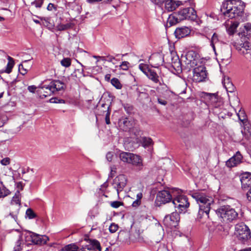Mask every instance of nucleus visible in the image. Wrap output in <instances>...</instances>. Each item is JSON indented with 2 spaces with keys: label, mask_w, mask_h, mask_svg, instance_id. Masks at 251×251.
<instances>
[{
  "label": "nucleus",
  "mask_w": 251,
  "mask_h": 251,
  "mask_svg": "<svg viewBox=\"0 0 251 251\" xmlns=\"http://www.w3.org/2000/svg\"><path fill=\"white\" fill-rule=\"evenodd\" d=\"M142 198L143 194L141 192L138 193L136 195V200L133 202L132 206L134 207H137L140 205Z\"/></svg>",
  "instance_id": "obj_31"
},
{
  "label": "nucleus",
  "mask_w": 251,
  "mask_h": 251,
  "mask_svg": "<svg viewBox=\"0 0 251 251\" xmlns=\"http://www.w3.org/2000/svg\"><path fill=\"white\" fill-rule=\"evenodd\" d=\"M11 159L9 157H5L0 160V163L3 166H7L10 163Z\"/></svg>",
  "instance_id": "obj_47"
},
{
  "label": "nucleus",
  "mask_w": 251,
  "mask_h": 251,
  "mask_svg": "<svg viewBox=\"0 0 251 251\" xmlns=\"http://www.w3.org/2000/svg\"><path fill=\"white\" fill-rule=\"evenodd\" d=\"M110 170H111V172H110L111 175H113L114 174L116 173V168L115 166H111Z\"/></svg>",
  "instance_id": "obj_55"
},
{
  "label": "nucleus",
  "mask_w": 251,
  "mask_h": 251,
  "mask_svg": "<svg viewBox=\"0 0 251 251\" xmlns=\"http://www.w3.org/2000/svg\"><path fill=\"white\" fill-rule=\"evenodd\" d=\"M235 235L242 243H245L251 237L249 227L243 223L237 224L235 226Z\"/></svg>",
  "instance_id": "obj_4"
},
{
  "label": "nucleus",
  "mask_w": 251,
  "mask_h": 251,
  "mask_svg": "<svg viewBox=\"0 0 251 251\" xmlns=\"http://www.w3.org/2000/svg\"><path fill=\"white\" fill-rule=\"evenodd\" d=\"M11 204H15L18 205L19 206H20L21 201L20 198V193L19 191H17V193H16L15 195L13 196L11 200Z\"/></svg>",
  "instance_id": "obj_33"
},
{
  "label": "nucleus",
  "mask_w": 251,
  "mask_h": 251,
  "mask_svg": "<svg viewBox=\"0 0 251 251\" xmlns=\"http://www.w3.org/2000/svg\"><path fill=\"white\" fill-rule=\"evenodd\" d=\"M177 60L178 61L177 62L175 63V64H176V67H178L180 65V62L178 59H177Z\"/></svg>",
  "instance_id": "obj_62"
},
{
  "label": "nucleus",
  "mask_w": 251,
  "mask_h": 251,
  "mask_svg": "<svg viewBox=\"0 0 251 251\" xmlns=\"http://www.w3.org/2000/svg\"><path fill=\"white\" fill-rule=\"evenodd\" d=\"M195 200L199 206L198 218L209 217L211 204H213V198L202 192H194L190 194Z\"/></svg>",
  "instance_id": "obj_2"
},
{
  "label": "nucleus",
  "mask_w": 251,
  "mask_h": 251,
  "mask_svg": "<svg viewBox=\"0 0 251 251\" xmlns=\"http://www.w3.org/2000/svg\"><path fill=\"white\" fill-rule=\"evenodd\" d=\"M194 53V52H189L186 55L187 60L190 62L188 64H190V67L192 68L195 67L197 65V61L195 58H194L193 60L189 59L190 56L193 57V54Z\"/></svg>",
  "instance_id": "obj_32"
},
{
  "label": "nucleus",
  "mask_w": 251,
  "mask_h": 251,
  "mask_svg": "<svg viewBox=\"0 0 251 251\" xmlns=\"http://www.w3.org/2000/svg\"><path fill=\"white\" fill-rule=\"evenodd\" d=\"M139 68L145 75H146L147 72L151 69L148 65L143 63L139 64Z\"/></svg>",
  "instance_id": "obj_36"
},
{
  "label": "nucleus",
  "mask_w": 251,
  "mask_h": 251,
  "mask_svg": "<svg viewBox=\"0 0 251 251\" xmlns=\"http://www.w3.org/2000/svg\"><path fill=\"white\" fill-rule=\"evenodd\" d=\"M8 60L9 61L8 62H14L13 58L10 56L8 57Z\"/></svg>",
  "instance_id": "obj_63"
},
{
  "label": "nucleus",
  "mask_w": 251,
  "mask_h": 251,
  "mask_svg": "<svg viewBox=\"0 0 251 251\" xmlns=\"http://www.w3.org/2000/svg\"><path fill=\"white\" fill-rule=\"evenodd\" d=\"M127 183V178L124 175H120L116 177L113 180L112 185L117 191L118 195L122 192Z\"/></svg>",
  "instance_id": "obj_9"
},
{
  "label": "nucleus",
  "mask_w": 251,
  "mask_h": 251,
  "mask_svg": "<svg viewBox=\"0 0 251 251\" xmlns=\"http://www.w3.org/2000/svg\"><path fill=\"white\" fill-rule=\"evenodd\" d=\"M50 102L53 103H64L65 101L63 99H59L57 98H52L50 100Z\"/></svg>",
  "instance_id": "obj_44"
},
{
  "label": "nucleus",
  "mask_w": 251,
  "mask_h": 251,
  "mask_svg": "<svg viewBox=\"0 0 251 251\" xmlns=\"http://www.w3.org/2000/svg\"><path fill=\"white\" fill-rule=\"evenodd\" d=\"M10 215L16 221V220L17 218V217L16 215H14V214L10 213Z\"/></svg>",
  "instance_id": "obj_61"
},
{
  "label": "nucleus",
  "mask_w": 251,
  "mask_h": 251,
  "mask_svg": "<svg viewBox=\"0 0 251 251\" xmlns=\"http://www.w3.org/2000/svg\"><path fill=\"white\" fill-rule=\"evenodd\" d=\"M243 156L241 153L238 151L232 157L226 161V166L232 168L239 165L242 162Z\"/></svg>",
  "instance_id": "obj_12"
},
{
  "label": "nucleus",
  "mask_w": 251,
  "mask_h": 251,
  "mask_svg": "<svg viewBox=\"0 0 251 251\" xmlns=\"http://www.w3.org/2000/svg\"><path fill=\"white\" fill-rule=\"evenodd\" d=\"M113 157V153L112 152H108L106 155V158L109 162L112 161Z\"/></svg>",
  "instance_id": "obj_50"
},
{
  "label": "nucleus",
  "mask_w": 251,
  "mask_h": 251,
  "mask_svg": "<svg viewBox=\"0 0 251 251\" xmlns=\"http://www.w3.org/2000/svg\"><path fill=\"white\" fill-rule=\"evenodd\" d=\"M240 181L243 189L251 188V173L246 172L240 176Z\"/></svg>",
  "instance_id": "obj_15"
},
{
  "label": "nucleus",
  "mask_w": 251,
  "mask_h": 251,
  "mask_svg": "<svg viewBox=\"0 0 251 251\" xmlns=\"http://www.w3.org/2000/svg\"><path fill=\"white\" fill-rule=\"evenodd\" d=\"M110 102L108 103H104L102 104V107H105V110L104 111L106 112L105 115V122L106 124L109 125L110 123V111H109L110 107Z\"/></svg>",
  "instance_id": "obj_27"
},
{
  "label": "nucleus",
  "mask_w": 251,
  "mask_h": 251,
  "mask_svg": "<svg viewBox=\"0 0 251 251\" xmlns=\"http://www.w3.org/2000/svg\"><path fill=\"white\" fill-rule=\"evenodd\" d=\"M119 226L117 224L112 223L109 227V231L111 233H115L118 229Z\"/></svg>",
  "instance_id": "obj_45"
},
{
  "label": "nucleus",
  "mask_w": 251,
  "mask_h": 251,
  "mask_svg": "<svg viewBox=\"0 0 251 251\" xmlns=\"http://www.w3.org/2000/svg\"><path fill=\"white\" fill-rule=\"evenodd\" d=\"M151 1L155 4L160 5L164 2L165 0H151Z\"/></svg>",
  "instance_id": "obj_52"
},
{
  "label": "nucleus",
  "mask_w": 251,
  "mask_h": 251,
  "mask_svg": "<svg viewBox=\"0 0 251 251\" xmlns=\"http://www.w3.org/2000/svg\"><path fill=\"white\" fill-rule=\"evenodd\" d=\"M44 0H34L30 3V7L31 9H40L43 4Z\"/></svg>",
  "instance_id": "obj_28"
},
{
  "label": "nucleus",
  "mask_w": 251,
  "mask_h": 251,
  "mask_svg": "<svg viewBox=\"0 0 251 251\" xmlns=\"http://www.w3.org/2000/svg\"><path fill=\"white\" fill-rule=\"evenodd\" d=\"M180 21H181V20H180V18L178 16V14H175L169 17L168 23L170 25H173L179 23Z\"/></svg>",
  "instance_id": "obj_26"
},
{
  "label": "nucleus",
  "mask_w": 251,
  "mask_h": 251,
  "mask_svg": "<svg viewBox=\"0 0 251 251\" xmlns=\"http://www.w3.org/2000/svg\"><path fill=\"white\" fill-rule=\"evenodd\" d=\"M123 202L119 201H114L111 202L110 205L113 208H117L120 207V206L123 205Z\"/></svg>",
  "instance_id": "obj_49"
},
{
  "label": "nucleus",
  "mask_w": 251,
  "mask_h": 251,
  "mask_svg": "<svg viewBox=\"0 0 251 251\" xmlns=\"http://www.w3.org/2000/svg\"><path fill=\"white\" fill-rule=\"evenodd\" d=\"M37 87L35 85L29 86L27 87L28 90L31 93H34Z\"/></svg>",
  "instance_id": "obj_51"
},
{
  "label": "nucleus",
  "mask_w": 251,
  "mask_h": 251,
  "mask_svg": "<svg viewBox=\"0 0 251 251\" xmlns=\"http://www.w3.org/2000/svg\"><path fill=\"white\" fill-rule=\"evenodd\" d=\"M238 116L239 120L244 123L247 121L246 116L245 115L243 111L240 110L239 113L238 114Z\"/></svg>",
  "instance_id": "obj_43"
},
{
  "label": "nucleus",
  "mask_w": 251,
  "mask_h": 251,
  "mask_svg": "<svg viewBox=\"0 0 251 251\" xmlns=\"http://www.w3.org/2000/svg\"><path fill=\"white\" fill-rule=\"evenodd\" d=\"M25 214L29 219L35 218L37 216L36 213L31 208H28L26 210Z\"/></svg>",
  "instance_id": "obj_37"
},
{
  "label": "nucleus",
  "mask_w": 251,
  "mask_h": 251,
  "mask_svg": "<svg viewBox=\"0 0 251 251\" xmlns=\"http://www.w3.org/2000/svg\"><path fill=\"white\" fill-rule=\"evenodd\" d=\"M219 41V35L217 33H214L213 34L210 41V45L214 51H215V45L218 43Z\"/></svg>",
  "instance_id": "obj_29"
},
{
  "label": "nucleus",
  "mask_w": 251,
  "mask_h": 251,
  "mask_svg": "<svg viewBox=\"0 0 251 251\" xmlns=\"http://www.w3.org/2000/svg\"><path fill=\"white\" fill-rule=\"evenodd\" d=\"M239 23L237 21L231 22L230 25L226 24V28L227 33L229 35H232L236 31L237 27L238 26Z\"/></svg>",
  "instance_id": "obj_25"
},
{
  "label": "nucleus",
  "mask_w": 251,
  "mask_h": 251,
  "mask_svg": "<svg viewBox=\"0 0 251 251\" xmlns=\"http://www.w3.org/2000/svg\"><path fill=\"white\" fill-rule=\"evenodd\" d=\"M178 16L180 18L181 20L184 19L194 20L197 18L196 12L192 7H187L180 10L178 12Z\"/></svg>",
  "instance_id": "obj_10"
},
{
  "label": "nucleus",
  "mask_w": 251,
  "mask_h": 251,
  "mask_svg": "<svg viewBox=\"0 0 251 251\" xmlns=\"http://www.w3.org/2000/svg\"><path fill=\"white\" fill-rule=\"evenodd\" d=\"M164 62L163 57L160 53H154L152 54L149 59L151 65L154 68H158L162 65Z\"/></svg>",
  "instance_id": "obj_14"
},
{
  "label": "nucleus",
  "mask_w": 251,
  "mask_h": 251,
  "mask_svg": "<svg viewBox=\"0 0 251 251\" xmlns=\"http://www.w3.org/2000/svg\"><path fill=\"white\" fill-rule=\"evenodd\" d=\"M142 144L144 147H148L152 144V140L150 138L144 137Z\"/></svg>",
  "instance_id": "obj_38"
},
{
  "label": "nucleus",
  "mask_w": 251,
  "mask_h": 251,
  "mask_svg": "<svg viewBox=\"0 0 251 251\" xmlns=\"http://www.w3.org/2000/svg\"><path fill=\"white\" fill-rule=\"evenodd\" d=\"M22 244V236H20L19 238L16 242V246L14 248L13 251H21L22 250L21 245Z\"/></svg>",
  "instance_id": "obj_42"
},
{
  "label": "nucleus",
  "mask_w": 251,
  "mask_h": 251,
  "mask_svg": "<svg viewBox=\"0 0 251 251\" xmlns=\"http://www.w3.org/2000/svg\"><path fill=\"white\" fill-rule=\"evenodd\" d=\"M110 77H111V75L110 74H106L105 75V81H109L110 80H110Z\"/></svg>",
  "instance_id": "obj_58"
},
{
  "label": "nucleus",
  "mask_w": 251,
  "mask_h": 251,
  "mask_svg": "<svg viewBox=\"0 0 251 251\" xmlns=\"http://www.w3.org/2000/svg\"><path fill=\"white\" fill-rule=\"evenodd\" d=\"M180 217L177 212H172L170 215H166L164 220V225L171 228H176L178 225Z\"/></svg>",
  "instance_id": "obj_7"
},
{
  "label": "nucleus",
  "mask_w": 251,
  "mask_h": 251,
  "mask_svg": "<svg viewBox=\"0 0 251 251\" xmlns=\"http://www.w3.org/2000/svg\"><path fill=\"white\" fill-rule=\"evenodd\" d=\"M14 62H8L6 68L5 70L2 71V73H10L12 71V69L14 66Z\"/></svg>",
  "instance_id": "obj_41"
},
{
  "label": "nucleus",
  "mask_w": 251,
  "mask_h": 251,
  "mask_svg": "<svg viewBox=\"0 0 251 251\" xmlns=\"http://www.w3.org/2000/svg\"><path fill=\"white\" fill-rule=\"evenodd\" d=\"M158 102L163 105H165L167 104V101L165 100L161 99H158Z\"/></svg>",
  "instance_id": "obj_57"
},
{
  "label": "nucleus",
  "mask_w": 251,
  "mask_h": 251,
  "mask_svg": "<svg viewBox=\"0 0 251 251\" xmlns=\"http://www.w3.org/2000/svg\"><path fill=\"white\" fill-rule=\"evenodd\" d=\"M222 83L228 93H233L234 92L235 87L228 77H225L223 80Z\"/></svg>",
  "instance_id": "obj_17"
},
{
  "label": "nucleus",
  "mask_w": 251,
  "mask_h": 251,
  "mask_svg": "<svg viewBox=\"0 0 251 251\" xmlns=\"http://www.w3.org/2000/svg\"><path fill=\"white\" fill-rule=\"evenodd\" d=\"M19 69L20 71H21V70L23 69V72H21V74H23V75H25L27 72L26 70L24 69V66H23V65L22 64H20L19 65Z\"/></svg>",
  "instance_id": "obj_54"
},
{
  "label": "nucleus",
  "mask_w": 251,
  "mask_h": 251,
  "mask_svg": "<svg viewBox=\"0 0 251 251\" xmlns=\"http://www.w3.org/2000/svg\"><path fill=\"white\" fill-rule=\"evenodd\" d=\"M129 123H130V122L129 121H128L127 119L124 121V122H123L124 125H125V126H126L127 127L126 129L130 128V126H129Z\"/></svg>",
  "instance_id": "obj_53"
},
{
  "label": "nucleus",
  "mask_w": 251,
  "mask_h": 251,
  "mask_svg": "<svg viewBox=\"0 0 251 251\" xmlns=\"http://www.w3.org/2000/svg\"><path fill=\"white\" fill-rule=\"evenodd\" d=\"M216 213L224 222H232L236 220L238 216L235 210L229 205L221 206L217 210Z\"/></svg>",
  "instance_id": "obj_3"
},
{
  "label": "nucleus",
  "mask_w": 251,
  "mask_h": 251,
  "mask_svg": "<svg viewBox=\"0 0 251 251\" xmlns=\"http://www.w3.org/2000/svg\"><path fill=\"white\" fill-rule=\"evenodd\" d=\"M49 86V84H44L39 86V89L37 90V92L41 99L45 98L48 96H50L52 94H49V89H47Z\"/></svg>",
  "instance_id": "obj_20"
},
{
  "label": "nucleus",
  "mask_w": 251,
  "mask_h": 251,
  "mask_svg": "<svg viewBox=\"0 0 251 251\" xmlns=\"http://www.w3.org/2000/svg\"><path fill=\"white\" fill-rule=\"evenodd\" d=\"M111 83L113 86L118 89H120L122 87V85L119 79L117 78H113L111 79Z\"/></svg>",
  "instance_id": "obj_35"
},
{
  "label": "nucleus",
  "mask_w": 251,
  "mask_h": 251,
  "mask_svg": "<svg viewBox=\"0 0 251 251\" xmlns=\"http://www.w3.org/2000/svg\"><path fill=\"white\" fill-rule=\"evenodd\" d=\"M238 49L241 54H248L251 51V45L248 42L241 44L238 47Z\"/></svg>",
  "instance_id": "obj_22"
},
{
  "label": "nucleus",
  "mask_w": 251,
  "mask_h": 251,
  "mask_svg": "<svg viewBox=\"0 0 251 251\" xmlns=\"http://www.w3.org/2000/svg\"><path fill=\"white\" fill-rule=\"evenodd\" d=\"M132 153L122 151L119 154V158L121 161L125 163L130 164L131 161Z\"/></svg>",
  "instance_id": "obj_23"
},
{
  "label": "nucleus",
  "mask_w": 251,
  "mask_h": 251,
  "mask_svg": "<svg viewBox=\"0 0 251 251\" xmlns=\"http://www.w3.org/2000/svg\"><path fill=\"white\" fill-rule=\"evenodd\" d=\"M142 159L139 155L133 154H132L131 161L130 164L137 167L139 170H141L143 168Z\"/></svg>",
  "instance_id": "obj_19"
},
{
  "label": "nucleus",
  "mask_w": 251,
  "mask_h": 251,
  "mask_svg": "<svg viewBox=\"0 0 251 251\" xmlns=\"http://www.w3.org/2000/svg\"><path fill=\"white\" fill-rule=\"evenodd\" d=\"M61 65L65 67H69L71 65V60L70 58H64L60 62Z\"/></svg>",
  "instance_id": "obj_39"
},
{
  "label": "nucleus",
  "mask_w": 251,
  "mask_h": 251,
  "mask_svg": "<svg viewBox=\"0 0 251 251\" xmlns=\"http://www.w3.org/2000/svg\"><path fill=\"white\" fill-rule=\"evenodd\" d=\"M107 56H100V60L102 61H107Z\"/></svg>",
  "instance_id": "obj_59"
},
{
  "label": "nucleus",
  "mask_w": 251,
  "mask_h": 251,
  "mask_svg": "<svg viewBox=\"0 0 251 251\" xmlns=\"http://www.w3.org/2000/svg\"><path fill=\"white\" fill-rule=\"evenodd\" d=\"M244 7L240 0H225L223 2L221 11L225 19H232L242 16Z\"/></svg>",
  "instance_id": "obj_1"
},
{
  "label": "nucleus",
  "mask_w": 251,
  "mask_h": 251,
  "mask_svg": "<svg viewBox=\"0 0 251 251\" xmlns=\"http://www.w3.org/2000/svg\"><path fill=\"white\" fill-rule=\"evenodd\" d=\"M48 88L50 90L49 94H55L59 91L64 90L65 84L59 80H55L50 82Z\"/></svg>",
  "instance_id": "obj_13"
},
{
  "label": "nucleus",
  "mask_w": 251,
  "mask_h": 251,
  "mask_svg": "<svg viewBox=\"0 0 251 251\" xmlns=\"http://www.w3.org/2000/svg\"><path fill=\"white\" fill-rule=\"evenodd\" d=\"M194 79L197 82L204 81L207 77L206 68L203 66L195 67L193 70Z\"/></svg>",
  "instance_id": "obj_11"
},
{
  "label": "nucleus",
  "mask_w": 251,
  "mask_h": 251,
  "mask_svg": "<svg viewBox=\"0 0 251 251\" xmlns=\"http://www.w3.org/2000/svg\"><path fill=\"white\" fill-rule=\"evenodd\" d=\"M106 60L107 62H111L114 65L116 63L115 62L117 61V59L114 56L111 55L107 56Z\"/></svg>",
  "instance_id": "obj_48"
},
{
  "label": "nucleus",
  "mask_w": 251,
  "mask_h": 251,
  "mask_svg": "<svg viewBox=\"0 0 251 251\" xmlns=\"http://www.w3.org/2000/svg\"><path fill=\"white\" fill-rule=\"evenodd\" d=\"M240 30L239 35L247 38L251 35V24L249 23L245 24L243 27L240 28Z\"/></svg>",
  "instance_id": "obj_18"
},
{
  "label": "nucleus",
  "mask_w": 251,
  "mask_h": 251,
  "mask_svg": "<svg viewBox=\"0 0 251 251\" xmlns=\"http://www.w3.org/2000/svg\"><path fill=\"white\" fill-rule=\"evenodd\" d=\"M251 251V249H247L243 250H242V251Z\"/></svg>",
  "instance_id": "obj_64"
},
{
  "label": "nucleus",
  "mask_w": 251,
  "mask_h": 251,
  "mask_svg": "<svg viewBox=\"0 0 251 251\" xmlns=\"http://www.w3.org/2000/svg\"><path fill=\"white\" fill-rule=\"evenodd\" d=\"M41 25H43L44 26L49 27L51 26V24L50 23V19L48 18H41Z\"/></svg>",
  "instance_id": "obj_40"
},
{
  "label": "nucleus",
  "mask_w": 251,
  "mask_h": 251,
  "mask_svg": "<svg viewBox=\"0 0 251 251\" xmlns=\"http://www.w3.org/2000/svg\"><path fill=\"white\" fill-rule=\"evenodd\" d=\"M175 189L176 188L159 191L157 194L156 200L160 202V204H165L170 202L174 196L173 190Z\"/></svg>",
  "instance_id": "obj_8"
},
{
  "label": "nucleus",
  "mask_w": 251,
  "mask_h": 251,
  "mask_svg": "<svg viewBox=\"0 0 251 251\" xmlns=\"http://www.w3.org/2000/svg\"><path fill=\"white\" fill-rule=\"evenodd\" d=\"M190 29L187 26H182L177 28L175 31V35L176 38L180 39L190 34Z\"/></svg>",
  "instance_id": "obj_16"
},
{
  "label": "nucleus",
  "mask_w": 251,
  "mask_h": 251,
  "mask_svg": "<svg viewBox=\"0 0 251 251\" xmlns=\"http://www.w3.org/2000/svg\"><path fill=\"white\" fill-rule=\"evenodd\" d=\"M54 8V5L52 3H49L47 6V9L49 11H51L52 9Z\"/></svg>",
  "instance_id": "obj_56"
},
{
  "label": "nucleus",
  "mask_w": 251,
  "mask_h": 251,
  "mask_svg": "<svg viewBox=\"0 0 251 251\" xmlns=\"http://www.w3.org/2000/svg\"><path fill=\"white\" fill-rule=\"evenodd\" d=\"M173 204L176 209V212L185 213L189 206V202L186 196L179 195L173 200Z\"/></svg>",
  "instance_id": "obj_5"
},
{
  "label": "nucleus",
  "mask_w": 251,
  "mask_h": 251,
  "mask_svg": "<svg viewBox=\"0 0 251 251\" xmlns=\"http://www.w3.org/2000/svg\"><path fill=\"white\" fill-rule=\"evenodd\" d=\"M25 237L26 241L31 240L33 243L37 245L45 244L49 240L46 235H41L31 232L26 233Z\"/></svg>",
  "instance_id": "obj_6"
},
{
  "label": "nucleus",
  "mask_w": 251,
  "mask_h": 251,
  "mask_svg": "<svg viewBox=\"0 0 251 251\" xmlns=\"http://www.w3.org/2000/svg\"><path fill=\"white\" fill-rule=\"evenodd\" d=\"M129 63L127 61H123L121 64L119 66L121 69L126 71L128 69Z\"/></svg>",
  "instance_id": "obj_46"
},
{
  "label": "nucleus",
  "mask_w": 251,
  "mask_h": 251,
  "mask_svg": "<svg viewBox=\"0 0 251 251\" xmlns=\"http://www.w3.org/2000/svg\"><path fill=\"white\" fill-rule=\"evenodd\" d=\"M146 75L154 83H160L159 76L154 70L151 69L150 71L147 72Z\"/></svg>",
  "instance_id": "obj_24"
},
{
  "label": "nucleus",
  "mask_w": 251,
  "mask_h": 251,
  "mask_svg": "<svg viewBox=\"0 0 251 251\" xmlns=\"http://www.w3.org/2000/svg\"><path fill=\"white\" fill-rule=\"evenodd\" d=\"M10 191L5 186L0 187V198H4L10 194Z\"/></svg>",
  "instance_id": "obj_34"
},
{
  "label": "nucleus",
  "mask_w": 251,
  "mask_h": 251,
  "mask_svg": "<svg viewBox=\"0 0 251 251\" xmlns=\"http://www.w3.org/2000/svg\"><path fill=\"white\" fill-rule=\"evenodd\" d=\"M180 1H176L173 0H167L165 1V8L168 11H172L175 10L180 4Z\"/></svg>",
  "instance_id": "obj_21"
},
{
  "label": "nucleus",
  "mask_w": 251,
  "mask_h": 251,
  "mask_svg": "<svg viewBox=\"0 0 251 251\" xmlns=\"http://www.w3.org/2000/svg\"><path fill=\"white\" fill-rule=\"evenodd\" d=\"M102 104H101V112H102V113L104 114V113H106V112L104 111L105 110V107H102Z\"/></svg>",
  "instance_id": "obj_60"
},
{
  "label": "nucleus",
  "mask_w": 251,
  "mask_h": 251,
  "mask_svg": "<svg viewBox=\"0 0 251 251\" xmlns=\"http://www.w3.org/2000/svg\"><path fill=\"white\" fill-rule=\"evenodd\" d=\"M72 26L73 24L71 23H68L66 24L60 23L56 25V29L59 31H62L69 29Z\"/></svg>",
  "instance_id": "obj_30"
}]
</instances>
